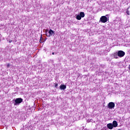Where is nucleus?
I'll use <instances>...</instances> for the list:
<instances>
[{"mask_svg":"<svg viewBox=\"0 0 130 130\" xmlns=\"http://www.w3.org/2000/svg\"><path fill=\"white\" fill-rule=\"evenodd\" d=\"M114 58L117 59L118 57H117V54L116 53H114L113 54Z\"/></svg>","mask_w":130,"mask_h":130,"instance_id":"12","label":"nucleus"},{"mask_svg":"<svg viewBox=\"0 0 130 130\" xmlns=\"http://www.w3.org/2000/svg\"><path fill=\"white\" fill-rule=\"evenodd\" d=\"M115 107V104L114 102H110L108 105V108L109 109H114Z\"/></svg>","mask_w":130,"mask_h":130,"instance_id":"1","label":"nucleus"},{"mask_svg":"<svg viewBox=\"0 0 130 130\" xmlns=\"http://www.w3.org/2000/svg\"><path fill=\"white\" fill-rule=\"evenodd\" d=\"M79 15L81 18H84L85 17V13L84 12H80Z\"/></svg>","mask_w":130,"mask_h":130,"instance_id":"9","label":"nucleus"},{"mask_svg":"<svg viewBox=\"0 0 130 130\" xmlns=\"http://www.w3.org/2000/svg\"><path fill=\"white\" fill-rule=\"evenodd\" d=\"M125 55V52H124L122 50L118 51L117 52V55L119 56V57H123L124 55Z\"/></svg>","mask_w":130,"mask_h":130,"instance_id":"4","label":"nucleus"},{"mask_svg":"<svg viewBox=\"0 0 130 130\" xmlns=\"http://www.w3.org/2000/svg\"><path fill=\"white\" fill-rule=\"evenodd\" d=\"M106 17H108V14L106 15Z\"/></svg>","mask_w":130,"mask_h":130,"instance_id":"17","label":"nucleus"},{"mask_svg":"<svg viewBox=\"0 0 130 130\" xmlns=\"http://www.w3.org/2000/svg\"><path fill=\"white\" fill-rule=\"evenodd\" d=\"M108 20L107 17L106 16H103L100 18V22L102 23H106Z\"/></svg>","mask_w":130,"mask_h":130,"instance_id":"3","label":"nucleus"},{"mask_svg":"<svg viewBox=\"0 0 130 130\" xmlns=\"http://www.w3.org/2000/svg\"><path fill=\"white\" fill-rule=\"evenodd\" d=\"M7 68H10V63H8L7 65Z\"/></svg>","mask_w":130,"mask_h":130,"instance_id":"14","label":"nucleus"},{"mask_svg":"<svg viewBox=\"0 0 130 130\" xmlns=\"http://www.w3.org/2000/svg\"><path fill=\"white\" fill-rule=\"evenodd\" d=\"M60 90H66L67 89V85L63 84L60 85Z\"/></svg>","mask_w":130,"mask_h":130,"instance_id":"8","label":"nucleus"},{"mask_svg":"<svg viewBox=\"0 0 130 130\" xmlns=\"http://www.w3.org/2000/svg\"><path fill=\"white\" fill-rule=\"evenodd\" d=\"M112 125L113 127H117V126L118 125V123H117V121L116 120H114L113 121Z\"/></svg>","mask_w":130,"mask_h":130,"instance_id":"6","label":"nucleus"},{"mask_svg":"<svg viewBox=\"0 0 130 130\" xmlns=\"http://www.w3.org/2000/svg\"><path fill=\"white\" fill-rule=\"evenodd\" d=\"M58 86V84L55 83L54 85L55 88H57Z\"/></svg>","mask_w":130,"mask_h":130,"instance_id":"13","label":"nucleus"},{"mask_svg":"<svg viewBox=\"0 0 130 130\" xmlns=\"http://www.w3.org/2000/svg\"><path fill=\"white\" fill-rule=\"evenodd\" d=\"M128 9H129V8H128L126 10V13L127 14V15H128V16H129V10H128Z\"/></svg>","mask_w":130,"mask_h":130,"instance_id":"11","label":"nucleus"},{"mask_svg":"<svg viewBox=\"0 0 130 130\" xmlns=\"http://www.w3.org/2000/svg\"><path fill=\"white\" fill-rule=\"evenodd\" d=\"M107 126L109 129H112L113 128V125L111 123L107 124Z\"/></svg>","mask_w":130,"mask_h":130,"instance_id":"5","label":"nucleus"},{"mask_svg":"<svg viewBox=\"0 0 130 130\" xmlns=\"http://www.w3.org/2000/svg\"><path fill=\"white\" fill-rule=\"evenodd\" d=\"M52 54L53 55H54V52H52Z\"/></svg>","mask_w":130,"mask_h":130,"instance_id":"16","label":"nucleus"},{"mask_svg":"<svg viewBox=\"0 0 130 130\" xmlns=\"http://www.w3.org/2000/svg\"><path fill=\"white\" fill-rule=\"evenodd\" d=\"M76 19H77V20H81L82 19V17H81V16L80 15H78L76 16Z\"/></svg>","mask_w":130,"mask_h":130,"instance_id":"10","label":"nucleus"},{"mask_svg":"<svg viewBox=\"0 0 130 130\" xmlns=\"http://www.w3.org/2000/svg\"><path fill=\"white\" fill-rule=\"evenodd\" d=\"M22 102H23V99L17 98L15 100L14 105H18V104H20V103H22Z\"/></svg>","mask_w":130,"mask_h":130,"instance_id":"2","label":"nucleus"},{"mask_svg":"<svg viewBox=\"0 0 130 130\" xmlns=\"http://www.w3.org/2000/svg\"><path fill=\"white\" fill-rule=\"evenodd\" d=\"M13 42V41L12 40H10L9 41V43H11V42Z\"/></svg>","mask_w":130,"mask_h":130,"instance_id":"15","label":"nucleus"},{"mask_svg":"<svg viewBox=\"0 0 130 130\" xmlns=\"http://www.w3.org/2000/svg\"><path fill=\"white\" fill-rule=\"evenodd\" d=\"M48 33L49 34V37H50V36H52V35L54 34V31H53L52 29H50L48 31Z\"/></svg>","mask_w":130,"mask_h":130,"instance_id":"7","label":"nucleus"}]
</instances>
